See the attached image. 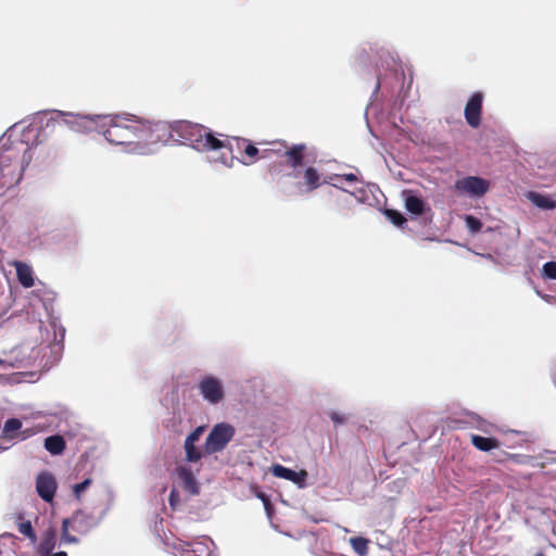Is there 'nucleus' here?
Here are the masks:
<instances>
[{
  "mask_svg": "<svg viewBox=\"0 0 556 556\" xmlns=\"http://www.w3.org/2000/svg\"><path fill=\"white\" fill-rule=\"evenodd\" d=\"M454 189L460 195L479 199L489 191L490 182L479 176H466L455 181Z\"/></svg>",
  "mask_w": 556,
  "mask_h": 556,
  "instance_id": "8",
  "label": "nucleus"
},
{
  "mask_svg": "<svg viewBox=\"0 0 556 556\" xmlns=\"http://www.w3.org/2000/svg\"><path fill=\"white\" fill-rule=\"evenodd\" d=\"M99 132L109 143L127 147V152L146 154L144 146L140 144V118L135 115H101Z\"/></svg>",
  "mask_w": 556,
  "mask_h": 556,
  "instance_id": "2",
  "label": "nucleus"
},
{
  "mask_svg": "<svg viewBox=\"0 0 556 556\" xmlns=\"http://www.w3.org/2000/svg\"><path fill=\"white\" fill-rule=\"evenodd\" d=\"M22 428V421L18 418H9L4 422L3 431L5 433H11L13 431L20 430Z\"/></svg>",
  "mask_w": 556,
  "mask_h": 556,
  "instance_id": "33",
  "label": "nucleus"
},
{
  "mask_svg": "<svg viewBox=\"0 0 556 556\" xmlns=\"http://www.w3.org/2000/svg\"><path fill=\"white\" fill-rule=\"evenodd\" d=\"M211 545L214 542L207 536L193 542H181L176 547L175 556H212Z\"/></svg>",
  "mask_w": 556,
  "mask_h": 556,
  "instance_id": "9",
  "label": "nucleus"
},
{
  "mask_svg": "<svg viewBox=\"0 0 556 556\" xmlns=\"http://www.w3.org/2000/svg\"><path fill=\"white\" fill-rule=\"evenodd\" d=\"M304 149L303 144L293 146L291 149L286 151V156L288 159V163L293 167L296 168L302 165L303 162V154L302 151Z\"/></svg>",
  "mask_w": 556,
  "mask_h": 556,
  "instance_id": "26",
  "label": "nucleus"
},
{
  "mask_svg": "<svg viewBox=\"0 0 556 556\" xmlns=\"http://www.w3.org/2000/svg\"><path fill=\"white\" fill-rule=\"evenodd\" d=\"M33 354H34V350L30 351V354L26 355L24 353L22 357L15 358L14 361L7 359V358H0V366H2L3 368H10V367L20 368V367L28 366L33 362L36 361V355H33Z\"/></svg>",
  "mask_w": 556,
  "mask_h": 556,
  "instance_id": "23",
  "label": "nucleus"
},
{
  "mask_svg": "<svg viewBox=\"0 0 556 556\" xmlns=\"http://www.w3.org/2000/svg\"><path fill=\"white\" fill-rule=\"evenodd\" d=\"M205 430L204 426H198L192 432L187 435V440L198 442Z\"/></svg>",
  "mask_w": 556,
  "mask_h": 556,
  "instance_id": "36",
  "label": "nucleus"
},
{
  "mask_svg": "<svg viewBox=\"0 0 556 556\" xmlns=\"http://www.w3.org/2000/svg\"><path fill=\"white\" fill-rule=\"evenodd\" d=\"M72 519L75 523V529L84 533L93 529L99 523V520L92 514H87L81 510L75 513Z\"/></svg>",
  "mask_w": 556,
  "mask_h": 556,
  "instance_id": "17",
  "label": "nucleus"
},
{
  "mask_svg": "<svg viewBox=\"0 0 556 556\" xmlns=\"http://www.w3.org/2000/svg\"><path fill=\"white\" fill-rule=\"evenodd\" d=\"M43 446L51 455H61L66 447V442L62 435L53 434L45 439Z\"/></svg>",
  "mask_w": 556,
  "mask_h": 556,
  "instance_id": "21",
  "label": "nucleus"
},
{
  "mask_svg": "<svg viewBox=\"0 0 556 556\" xmlns=\"http://www.w3.org/2000/svg\"><path fill=\"white\" fill-rule=\"evenodd\" d=\"M90 484H91V479H89V478H87V479L83 480L81 482L75 484L74 489H73L75 496L77 498H79L80 494L83 492H85L89 488Z\"/></svg>",
  "mask_w": 556,
  "mask_h": 556,
  "instance_id": "35",
  "label": "nucleus"
},
{
  "mask_svg": "<svg viewBox=\"0 0 556 556\" xmlns=\"http://www.w3.org/2000/svg\"><path fill=\"white\" fill-rule=\"evenodd\" d=\"M18 350H20L21 352H26V351H27V350H29V349H28L27 346H21Z\"/></svg>",
  "mask_w": 556,
  "mask_h": 556,
  "instance_id": "44",
  "label": "nucleus"
},
{
  "mask_svg": "<svg viewBox=\"0 0 556 556\" xmlns=\"http://www.w3.org/2000/svg\"><path fill=\"white\" fill-rule=\"evenodd\" d=\"M542 276L545 279L556 280V262H546L542 267Z\"/></svg>",
  "mask_w": 556,
  "mask_h": 556,
  "instance_id": "32",
  "label": "nucleus"
},
{
  "mask_svg": "<svg viewBox=\"0 0 556 556\" xmlns=\"http://www.w3.org/2000/svg\"><path fill=\"white\" fill-rule=\"evenodd\" d=\"M529 200L538 207L544 210H553L556 207V202L536 192L529 193Z\"/></svg>",
  "mask_w": 556,
  "mask_h": 556,
  "instance_id": "27",
  "label": "nucleus"
},
{
  "mask_svg": "<svg viewBox=\"0 0 556 556\" xmlns=\"http://www.w3.org/2000/svg\"><path fill=\"white\" fill-rule=\"evenodd\" d=\"M176 476L180 481L182 488L190 494L195 495L199 493L198 482L191 469L185 466H178L176 468Z\"/></svg>",
  "mask_w": 556,
  "mask_h": 556,
  "instance_id": "16",
  "label": "nucleus"
},
{
  "mask_svg": "<svg viewBox=\"0 0 556 556\" xmlns=\"http://www.w3.org/2000/svg\"><path fill=\"white\" fill-rule=\"evenodd\" d=\"M534 556H545L543 553H538Z\"/></svg>",
  "mask_w": 556,
  "mask_h": 556,
  "instance_id": "45",
  "label": "nucleus"
},
{
  "mask_svg": "<svg viewBox=\"0 0 556 556\" xmlns=\"http://www.w3.org/2000/svg\"><path fill=\"white\" fill-rule=\"evenodd\" d=\"M14 267L16 270V276L18 279V282L24 288H30L34 286V273L29 265L23 263V262H15Z\"/></svg>",
  "mask_w": 556,
  "mask_h": 556,
  "instance_id": "18",
  "label": "nucleus"
},
{
  "mask_svg": "<svg viewBox=\"0 0 556 556\" xmlns=\"http://www.w3.org/2000/svg\"><path fill=\"white\" fill-rule=\"evenodd\" d=\"M471 443L476 448L483 452H489L498 446V442L496 439L481 435H472Z\"/></svg>",
  "mask_w": 556,
  "mask_h": 556,
  "instance_id": "24",
  "label": "nucleus"
},
{
  "mask_svg": "<svg viewBox=\"0 0 556 556\" xmlns=\"http://www.w3.org/2000/svg\"><path fill=\"white\" fill-rule=\"evenodd\" d=\"M350 544L354 552L359 556H365L368 553V540L362 536H354L350 539Z\"/></svg>",
  "mask_w": 556,
  "mask_h": 556,
  "instance_id": "29",
  "label": "nucleus"
},
{
  "mask_svg": "<svg viewBox=\"0 0 556 556\" xmlns=\"http://www.w3.org/2000/svg\"><path fill=\"white\" fill-rule=\"evenodd\" d=\"M334 178H342L348 182H356L358 180L357 176L353 173L344 174V175H334ZM333 177H329V180H326L325 182L330 184L331 186L336 188H340L337 184L332 182Z\"/></svg>",
  "mask_w": 556,
  "mask_h": 556,
  "instance_id": "34",
  "label": "nucleus"
},
{
  "mask_svg": "<svg viewBox=\"0 0 556 556\" xmlns=\"http://www.w3.org/2000/svg\"><path fill=\"white\" fill-rule=\"evenodd\" d=\"M68 525H70V520L68 519H64L62 521V533H64V531H68Z\"/></svg>",
  "mask_w": 556,
  "mask_h": 556,
  "instance_id": "41",
  "label": "nucleus"
},
{
  "mask_svg": "<svg viewBox=\"0 0 556 556\" xmlns=\"http://www.w3.org/2000/svg\"><path fill=\"white\" fill-rule=\"evenodd\" d=\"M49 556H67V553L63 552V551H60V552H56V553H52Z\"/></svg>",
  "mask_w": 556,
  "mask_h": 556,
  "instance_id": "43",
  "label": "nucleus"
},
{
  "mask_svg": "<svg viewBox=\"0 0 556 556\" xmlns=\"http://www.w3.org/2000/svg\"><path fill=\"white\" fill-rule=\"evenodd\" d=\"M371 52H374L378 59L376 67H377V83L374 90V94L377 93V91L380 89L382 85V77H381V68L386 70H392L396 64V58L395 55L387 48L384 47H378L377 45L372 48H370Z\"/></svg>",
  "mask_w": 556,
  "mask_h": 556,
  "instance_id": "10",
  "label": "nucleus"
},
{
  "mask_svg": "<svg viewBox=\"0 0 556 556\" xmlns=\"http://www.w3.org/2000/svg\"><path fill=\"white\" fill-rule=\"evenodd\" d=\"M197 442L185 440L184 450L186 454V460L188 463H198L202 457L208 456L204 453V448L200 450L197 445Z\"/></svg>",
  "mask_w": 556,
  "mask_h": 556,
  "instance_id": "22",
  "label": "nucleus"
},
{
  "mask_svg": "<svg viewBox=\"0 0 556 556\" xmlns=\"http://www.w3.org/2000/svg\"><path fill=\"white\" fill-rule=\"evenodd\" d=\"M384 215L393 225L397 227H403L406 223L404 215L396 210L388 208L384 211Z\"/></svg>",
  "mask_w": 556,
  "mask_h": 556,
  "instance_id": "30",
  "label": "nucleus"
},
{
  "mask_svg": "<svg viewBox=\"0 0 556 556\" xmlns=\"http://www.w3.org/2000/svg\"><path fill=\"white\" fill-rule=\"evenodd\" d=\"M235 141H236V144H237L238 149H241V148L243 149V152H244V154L247 155V157L249 160L248 161H245V160H238L235 156L233 163L236 161H238V162H240V163H242L244 165H250V164L254 163V161H255V159H256V156L258 154V149L254 144H252L249 140H247V139L236 138Z\"/></svg>",
  "mask_w": 556,
  "mask_h": 556,
  "instance_id": "19",
  "label": "nucleus"
},
{
  "mask_svg": "<svg viewBox=\"0 0 556 556\" xmlns=\"http://www.w3.org/2000/svg\"><path fill=\"white\" fill-rule=\"evenodd\" d=\"M22 434H23V439H26L33 434V431L30 429H27V430H24L22 432Z\"/></svg>",
  "mask_w": 556,
  "mask_h": 556,
  "instance_id": "42",
  "label": "nucleus"
},
{
  "mask_svg": "<svg viewBox=\"0 0 556 556\" xmlns=\"http://www.w3.org/2000/svg\"><path fill=\"white\" fill-rule=\"evenodd\" d=\"M319 173L314 167H307L304 173V181L307 185V190L312 191L319 187Z\"/></svg>",
  "mask_w": 556,
  "mask_h": 556,
  "instance_id": "28",
  "label": "nucleus"
},
{
  "mask_svg": "<svg viewBox=\"0 0 556 556\" xmlns=\"http://www.w3.org/2000/svg\"><path fill=\"white\" fill-rule=\"evenodd\" d=\"M56 486V481L52 473L42 471L37 476L36 491L42 501L47 503L52 502Z\"/></svg>",
  "mask_w": 556,
  "mask_h": 556,
  "instance_id": "11",
  "label": "nucleus"
},
{
  "mask_svg": "<svg viewBox=\"0 0 556 556\" xmlns=\"http://www.w3.org/2000/svg\"><path fill=\"white\" fill-rule=\"evenodd\" d=\"M236 428L229 422L215 424L204 442V453L208 456L222 453L232 441Z\"/></svg>",
  "mask_w": 556,
  "mask_h": 556,
  "instance_id": "6",
  "label": "nucleus"
},
{
  "mask_svg": "<svg viewBox=\"0 0 556 556\" xmlns=\"http://www.w3.org/2000/svg\"><path fill=\"white\" fill-rule=\"evenodd\" d=\"M18 125L11 127L0 139V170L7 176L5 170L14 160H20L21 173L31 162V147L37 144L38 129L31 125L24 126L17 134Z\"/></svg>",
  "mask_w": 556,
  "mask_h": 556,
  "instance_id": "3",
  "label": "nucleus"
},
{
  "mask_svg": "<svg viewBox=\"0 0 556 556\" xmlns=\"http://www.w3.org/2000/svg\"><path fill=\"white\" fill-rule=\"evenodd\" d=\"M16 521H17V529H18V532L23 535H25L27 539L30 540L31 543H36L37 542V535H36V532L33 528V525L29 520H26L24 521L23 520V514H17L16 516Z\"/></svg>",
  "mask_w": 556,
  "mask_h": 556,
  "instance_id": "25",
  "label": "nucleus"
},
{
  "mask_svg": "<svg viewBox=\"0 0 556 556\" xmlns=\"http://www.w3.org/2000/svg\"><path fill=\"white\" fill-rule=\"evenodd\" d=\"M174 139V123L163 121L151 123L140 119V144L144 146L146 153L150 151L149 146L159 142L167 143Z\"/></svg>",
  "mask_w": 556,
  "mask_h": 556,
  "instance_id": "4",
  "label": "nucleus"
},
{
  "mask_svg": "<svg viewBox=\"0 0 556 556\" xmlns=\"http://www.w3.org/2000/svg\"><path fill=\"white\" fill-rule=\"evenodd\" d=\"M176 501H177V492L175 490H172L170 494H169V504L172 507H175Z\"/></svg>",
  "mask_w": 556,
  "mask_h": 556,
  "instance_id": "40",
  "label": "nucleus"
},
{
  "mask_svg": "<svg viewBox=\"0 0 556 556\" xmlns=\"http://www.w3.org/2000/svg\"><path fill=\"white\" fill-rule=\"evenodd\" d=\"M402 198L404 200L406 211L415 216H420L430 211V206L425 202V200L412 190H404L402 192Z\"/></svg>",
  "mask_w": 556,
  "mask_h": 556,
  "instance_id": "13",
  "label": "nucleus"
},
{
  "mask_svg": "<svg viewBox=\"0 0 556 556\" xmlns=\"http://www.w3.org/2000/svg\"><path fill=\"white\" fill-rule=\"evenodd\" d=\"M51 326L54 330V342L49 346V349L53 359L47 361L45 363V366H51L53 363L58 362L63 351L65 329L61 325H59L56 320L51 321Z\"/></svg>",
  "mask_w": 556,
  "mask_h": 556,
  "instance_id": "14",
  "label": "nucleus"
},
{
  "mask_svg": "<svg viewBox=\"0 0 556 556\" xmlns=\"http://www.w3.org/2000/svg\"><path fill=\"white\" fill-rule=\"evenodd\" d=\"M52 114L62 117L63 123L73 131L81 134L99 132L100 114H79L59 110L52 111Z\"/></svg>",
  "mask_w": 556,
  "mask_h": 556,
  "instance_id": "7",
  "label": "nucleus"
},
{
  "mask_svg": "<svg viewBox=\"0 0 556 556\" xmlns=\"http://www.w3.org/2000/svg\"><path fill=\"white\" fill-rule=\"evenodd\" d=\"M61 542L62 543H70V544H77L78 539L72 534H70L68 531H64V533H61Z\"/></svg>",
  "mask_w": 556,
  "mask_h": 556,
  "instance_id": "38",
  "label": "nucleus"
},
{
  "mask_svg": "<svg viewBox=\"0 0 556 556\" xmlns=\"http://www.w3.org/2000/svg\"><path fill=\"white\" fill-rule=\"evenodd\" d=\"M56 545V532L53 529H49L45 532L41 542L38 545V554L40 556H49L52 554Z\"/></svg>",
  "mask_w": 556,
  "mask_h": 556,
  "instance_id": "20",
  "label": "nucleus"
},
{
  "mask_svg": "<svg viewBox=\"0 0 556 556\" xmlns=\"http://www.w3.org/2000/svg\"><path fill=\"white\" fill-rule=\"evenodd\" d=\"M351 195L355 197L358 202H365L364 190H357L356 192H350Z\"/></svg>",
  "mask_w": 556,
  "mask_h": 556,
  "instance_id": "39",
  "label": "nucleus"
},
{
  "mask_svg": "<svg viewBox=\"0 0 556 556\" xmlns=\"http://www.w3.org/2000/svg\"><path fill=\"white\" fill-rule=\"evenodd\" d=\"M271 471L275 477L291 481L299 486L304 485V481L307 477V472L304 470L295 471L278 464L273 466Z\"/></svg>",
  "mask_w": 556,
  "mask_h": 556,
  "instance_id": "15",
  "label": "nucleus"
},
{
  "mask_svg": "<svg viewBox=\"0 0 556 556\" xmlns=\"http://www.w3.org/2000/svg\"><path fill=\"white\" fill-rule=\"evenodd\" d=\"M483 96L481 92H475L468 100L464 115L468 125L472 128H477L481 123V111H482Z\"/></svg>",
  "mask_w": 556,
  "mask_h": 556,
  "instance_id": "12",
  "label": "nucleus"
},
{
  "mask_svg": "<svg viewBox=\"0 0 556 556\" xmlns=\"http://www.w3.org/2000/svg\"><path fill=\"white\" fill-rule=\"evenodd\" d=\"M329 417L336 425H343L346 421V417L337 412H331Z\"/></svg>",
  "mask_w": 556,
  "mask_h": 556,
  "instance_id": "37",
  "label": "nucleus"
},
{
  "mask_svg": "<svg viewBox=\"0 0 556 556\" xmlns=\"http://www.w3.org/2000/svg\"><path fill=\"white\" fill-rule=\"evenodd\" d=\"M465 223L468 231L471 235L478 233L482 228V223L479 218L472 216V215H465Z\"/></svg>",
  "mask_w": 556,
  "mask_h": 556,
  "instance_id": "31",
  "label": "nucleus"
},
{
  "mask_svg": "<svg viewBox=\"0 0 556 556\" xmlns=\"http://www.w3.org/2000/svg\"><path fill=\"white\" fill-rule=\"evenodd\" d=\"M174 141L205 153L211 164L226 168L233 166V146L227 136L217 135L207 127L187 121L174 122Z\"/></svg>",
  "mask_w": 556,
  "mask_h": 556,
  "instance_id": "1",
  "label": "nucleus"
},
{
  "mask_svg": "<svg viewBox=\"0 0 556 556\" xmlns=\"http://www.w3.org/2000/svg\"><path fill=\"white\" fill-rule=\"evenodd\" d=\"M197 390L202 400L211 406L222 405L227 397L224 380L213 374L202 376Z\"/></svg>",
  "mask_w": 556,
  "mask_h": 556,
  "instance_id": "5",
  "label": "nucleus"
}]
</instances>
